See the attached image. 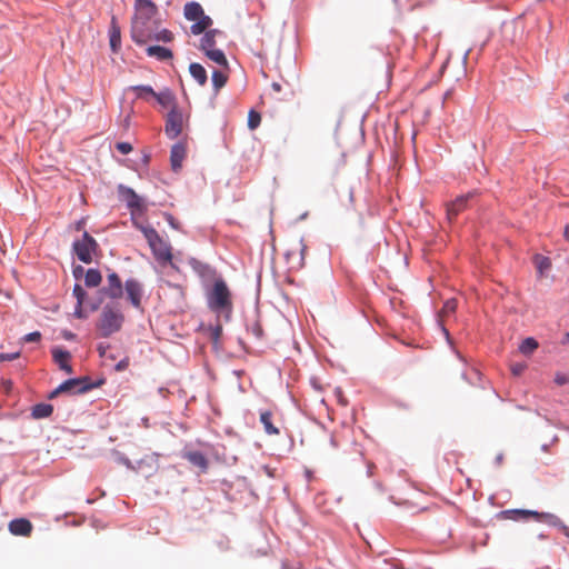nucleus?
<instances>
[{"label": "nucleus", "mask_w": 569, "mask_h": 569, "mask_svg": "<svg viewBox=\"0 0 569 569\" xmlns=\"http://www.w3.org/2000/svg\"><path fill=\"white\" fill-rule=\"evenodd\" d=\"M157 6L151 0H136L131 37L137 44L146 43L158 29Z\"/></svg>", "instance_id": "nucleus-1"}, {"label": "nucleus", "mask_w": 569, "mask_h": 569, "mask_svg": "<svg viewBox=\"0 0 569 569\" xmlns=\"http://www.w3.org/2000/svg\"><path fill=\"white\" fill-rule=\"evenodd\" d=\"M208 307L229 320L232 312L231 292L223 279H217L208 293Z\"/></svg>", "instance_id": "nucleus-2"}, {"label": "nucleus", "mask_w": 569, "mask_h": 569, "mask_svg": "<svg viewBox=\"0 0 569 569\" xmlns=\"http://www.w3.org/2000/svg\"><path fill=\"white\" fill-rule=\"evenodd\" d=\"M134 226L143 233L148 244L159 262H169L172 259L170 246L150 226H143L134 221Z\"/></svg>", "instance_id": "nucleus-3"}, {"label": "nucleus", "mask_w": 569, "mask_h": 569, "mask_svg": "<svg viewBox=\"0 0 569 569\" xmlns=\"http://www.w3.org/2000/svg\"><path fill=\"white\" fill-rule=\"evenodd\" d=\"M183 16L188 21L194 22L190 27V32L194 36L201 34L212 26V19L204 13L199 2H187L183 8Z\"/></svg>", "instance_id": "nucleus-4"}, {"label": "nucleus", "mask_w": 569, "mask_h": 569, "mask_svg": "<svg viewBox=\"0 0 569 569\" xmlns=\"http://www.w3.org/2000/svg\"><path fill=\"white\" fill-rule=\"evenodd\" d=\"M123 321L122 312L116 307L107 305L102 309L97 327L102 337H109L121 329Z\"/></svg>", "instance_id": "nucleus-5"}, {"label": "nucleus", "mask_w": 569, "mask_h": 569, "mask_svg": "<svg viewBox=\"0 0 569 569\" xmlns=\"http://www.w3.org/2000/svg\"><path fill=\"white\" fill-rule=\"evenodd\" d=\"M502 515L506 519L510 520H520V519H528V518H535L537 521L548 523L550 526H560L561 520L555 516L553 513L549 512H538L532 510H525V509H512V510H506L502 511Z\"/></svg>", "instance_id": "nucleus-6"}, {"label": "nucleus", "mask_w": 569, "mask_h": 569, "mask_svg": "<svg viewBox=\"0 0 569 569\" xmlns=\"http://www.w3.org/2000/svg\"><path fill=\"white\" fill-rule=\"evenodd\" d=\"M103 381H99L97 383H90L89 378H73L63 381L58 388H56L49 396L50 399L57 397L60 393L68 392V393H84L93 388L99 387Z\"/></svg>", "instance_id": "nucleus-7"}, {"label": "nucleus", "mask_w": 569, "mask_h": 569, "mask_svg": "<svg viewBox=\"0 0 569 569\" xmlns=\"http://www.w3.org/2000/svg\"><path fill=\"white\" fill-rule=\"evenodd\" d=\"M97 250L98 243L88 232H83L82 238L73 242L74 253L84 263L92 262V257Z\"/></svg>", "instance_id": "nucleus-8"}, {"label": "nucleus", "mask_w": 569, "mask_h": 569, "mask_svg": "<svg viewBox=\"0 0 569 569\" xmlns=\"http://www.w3.org/2000/svg\"><path fill=\"white\" fill-rule=\"evenodd\" d=\"M101 292L111 300L121 299L123 296V284L119 274L109 270L107 274V283Z\"/></svg>", "instance_id": "nucleus-9"}, {"label": "nucleus", "mask_w": 569, "mask_h": 569, "mask_svg": "<svg viewBox=\"0 0 569 569\" xmlns=\"http://www.w3.org/2000/svg\"><path fill=\"white\" fill-rule=\"evenodd\" d=\"M121 194L127 202L128 208L131 210V214L134 217L136 214H143L147 211V206L143 199L138 196L130 188H122Z\"/></svg>", "instance_id": "nucleus-10"}, {"label": "nucleus", "mask_w": 569, "mask_h": 569, "mask_svg": "<svg viewBox=\"0 0 569 569\" xmlns=\"http://www.w3.org/2000/svg\"><path fill=\"white\" fill-rule=\"evenodd\" d=\"M182 120V113L176 108L168 113L164 130L170 139H174L181 133Z\"/></svg>", "instance_id": "nucleus-11"}, {"label": "nucleus", "mask_w": 569, "mask_h": 569, "mask_svg": "<svg viewBox=\"0 0 569 569\" xmlns=\"http://www.w3.org/2000/svg\"><path fill=\"white\" fill-rule=\"evenodd\" d=\"M124 291L130 303L137 309L140 308L143 295L141 282L134 278L128 279L124 283Z\"/></svg>", "instance_id": "nucleus-12"}, {"label": "nucleus", "mask_w": 569, "mask_h": 569, "mask_svg": "<svg viewBox=\"0 0 569 569\" xmlns=\"http://www.w3.org/2000/svg\"><path fill=\"white\" fill-rule=\"evenodd\" d=\"M473 197L472 193L457 197L447 204V218L452 221L457 216L468 207V201Z\"/></svg>", "instance_id": "nucleus-13"}, {"label": "nucleus", "mask_w": 569, "mask_h": 569, "mask_svg": "<svg viewBox=\"0 0 569 569\" xmlns=\"http://www.w3.org/2000/svg\"><path fill=\"white\" fill-rule=\"evenodd\" d=\"M307 246L301 241L296 243L295 250L287 252V261L291 263L292 269H300L305 266V252Z\"/></svg>", "instance_id": "nucleus-14"}, {"label": "nucleus", "mask_w": 569, "mask_h": 569, "mask_svg": "<svg viewBox=\"0 0 569 569\" xmlns=\"http://www.w3.org/2000/svg\"><path fill=\"white\" fill-rule=\"evenodd\" d=\"M186 154L187 149L182 142H178L172 146L170 152V162L173 171H179L181 169Z\"/></svg>", "instance_id": "nucleus-15"}, {"label": "nucleus", "mask_w": 569, "mask_h": 569, "mask_svg": "<svg viewBox=\"0 0 569 569\" xmlns=\"http://www.w3.org/2000/svg\"><path fill=\"white\" fill-rule=\"evenodd\" d=\"M52 357L54 362L59 366L61 370L67 372L68 375L72 373V367L69 365V360L71 359V355L69 351L54 348L52 349Z\"/></svg>", "instance_id": "nucleus-16"}, {"label": "nucleus", "mask_w": 569, "mask_h": 569, "mask_svg": "<svg viewBox=\"0 0 569 569\" xmlns=\"http://www.w3.org/2000/svg\"><path fill=\"white\" fill-rule=\"evenodd\" d=\"M9 530L16 536H29L32 531V525L28 519H14L9 523Z\"/></svg>", "instance_id": "nucleus-17"}, {"label": "nucleus", "mask_w": 569, "mask_h": 569, "mask_svg": "<svg viewBox=\"0 0 569 569\" xmlns=\"http://www.w3.org/2000/svg\"><path fill=\"white\" fill-rule=\"evenodd\" d=\"M184 458L192 463L193 466L198 467L201 472H207L209 467V461L206 458V456L200 451H189L184 453Z\"/></svg>", "instance_id": "nucleus-18"}, {"label": "nucleus", "mask_w": 569, "mask_h": 569, "mask_svg": "<svg viewBox=\"0 0 569 569\" xmlns=\"http://www.w3.org/2000/svg\"><path fill=\"white\" fill-rule=\"evenodd\" d=\"M203 37L201 38V41H200V49L206 52L210 49H214V46H216V37L217 36H221L222 32L218 29H207L204 32H203Z\"/></svg>", "instance_id": "nucleus-19"}, {"label": "nucleus", "mask_w": 569, "mask_h": 569, "mask_svg": "<svg viewBox=\"0 0 569 569\" xmlns=\"http://www.w3.org/2000/svg\"><path fill=\"white\" fill-rule=\"evenodd\" d=\"M146 52L149 57H154L160 61L169 60L173 57L170 49L161 46H150L147 48Z\"/></svg>", "instance_id": "nucleus-20"}, {"label": "nucleus", "mask_w": 569, "mask_h": 569, "mask_svg": "<svg viewBox=\"0 0 569 569\" xmlns=\"http://www.w3.org/2000/svg\"><path fill=\"white\" fill-rule=\"evenodd\" d=\"M189 72L199 86L203 87L207 83V71L200 63L192 62L189 66Z\"/></svg>", "instance_id": "nucleus-21"}, {"label": "nucleus", "mask_w": 569, "mask_h": 569, "mask_svg": "<svg viewBox=\"0 0 569 569\" xmlns=\"http://www.w3.org/2000/svg\"><path fill=\"white\" fill-rule=\"evenodd\" d=\"M109 36H110V47L113 52H117L121 44V33H120V28L118 27L114 17L111 20Z\"/></svg>", "instance_id": "nucleus-22"}, {"label": "nucleus", "mask_w": 569, "mask_h": 569, "mask_svg": "<svg viewBox=\"0 0 569 569\" xmlns=\"http://www.w3.org/2000/svg\"><path fill=\"white\" fill-rule=\"evenodd\" d=\"M53 407L50 403H38L32 408V417L36 419H43L51 416Z\"/></svg>", "instance_id": "nucleus-23"}, {"label": "nucleus", "mask_w": 569, "mask_h": 569, "mask_svg": "<svg viewBox=\"0 0 569 569\" xmlns=\"http://www.w3.org/2000/svg\"><path fill=\"white\" fill-rule=\"evenodd\" d=\"M204 54L210 59L211 61L216 62L220 67H223L224 69H228V60L224 56V53L219 49H210L204 52Z\"/></svg>", "instance_id": "nucleus-24"}, {"label": "nucleus", "mask_w": 569, "mask_h": 569, "mask_svg": "<svg viewBox=\"0 0 569 569\" xmlns=\"http://www.w3.org/2000/svg\"><path fill=\"white\" fill-rule=\"evenodd\" d=\"M211 81L214 89V92H219L221 88H223L228 81V74L222 70H213L211 74Z\"/></svg>", "instance_id": "nucleus-25"}, {"label": "nucleus", "mask_w": 569, "mask_h": 569, "mask_svg": "<svg viewBox=\"0 0 569 569\" xmlns=\"http://www.w3.org/2000/svg\"><path fill=\"white\" fill-rule=\"evenodd\" d=\"M102 276L98 269H88L84 276V283L87 287L94 288L101 283Z\"/></svg>", "instance_id": "nucleus-26"}, {"label": "nucleus", "mask_w": 569, "mask_h": 569, "mask_svg": "<svg viewBox=\"0 0 569 569\" xmlns=\"http://www.w3.org/2000/svg\"><path fill=\"white\" fill-rule=\"evenodd\" d=\"M130 90L136 92L137 98L148 100L157 96V92L150 86H133Z\"/></svg>", "instance_id": "nucleus-27"}, {"label": "nucleus", "mask_w": 569, "mask_h": 569, "mask_svg": "<svg viewBox=\"0 0 569 569\" xmlns=\"http://www.w3.org/2000/svg\"><path fill=\"white\" fill-rule=\"evenodd\" d=\"M260 421L263 425L264 431L268 435H279V432H280L279 429L276 428L271 421V412H269V411L261 412Z\"/></svg>", "instance_id": "nucleus-28"}, {"label": "nucleus", "mask_w": 569, "mask_h": 569, "mask_svg": "<svg viewBox=\"0 0 569 569\" xmlns=\"http://www.w3.org/2000/svg\"><path fill=\"white\" fill-rule=\"evenodd\" d=\"M538 348V342L533 338H526L519 346V350L523 355H531Z\"/></svg>", "instance_id": "nucleus-29"}, {"label": "nucleus", "mask_w": 569, "mask_h": 569, "mask_svg": "<svg viewBox=\"0 0 569 569\" xmlns=\"http://www.w3.org/2000/svg\"><path fill=\"white\" fill-rule=\"evenodd\" d=\"M151 39L157 40V41H162V42H171V41H173L174 36L170 30L162 29L158 32L153 31V33L151 34V38L149 40H151Z\"/></svg>", "instance_id": "nucleus-30"}, {"label": "nucleus", "mask_w": 569, "mask_h": 569, "mask_svg": "<svg viewBox=\"0 0 569 569\" xmlns=\"http://www.w3.org/2000/svg\"><path fill=\"white\" fill-rule=\"evenodd\" d=\"M261 116L256 110H250L248 113V127L250 130H254L260 126Z\"/></svg>", "instance_id": "nucleus-31"}, {"label": "nucleus", "mask_w": 569, "mask_h": 569, "mask_svg": "<svg viewBox=\"0 0 569 569\" xmlns=\"http://www.w3.org/2000/svg\"><path fill=\"white\" fill-rule=\"evenodd\" d=\"M72 293L77 299V303L83 305L84 299L87 297V292L80 284H74Z\"/></svg>", "instance_id": "nucleus-32"}, {"label": "nucleus", "mask_w": 569, "mask_h": 569, "mask_svg": "<svg viewBox=\"0 0 569 569\" xmlns=\"http://www.w3.org/2000/svg\"><path fill=\"white\" fill-rule=\"evenodd\" d=\"M457 309V302L456 300L451 299V300H447L442 307V312L445 315H451L456 311Z\"/></svg>", "instance_id": "nucleus-33"}, {"label": "nucleus", "mask_w": 569, "mask_h": 569, "mask_svg": "<svg viewBox=\"0 0 569 569\" xmlns=\"http://www.w3.org/2000/svg\"><path fill=\"white\" fill-rule=\"evenodd\" d=\"M116 149L122 154H128L132 151V146L129 142H117Z\"/></svg>", "instance_id": "nucleus-34"}, {"label": "nucleus", "mask_w": 569, "mask_h": 569, "mask_svg": "<svg viewBox=\"0 0 569 569\" xmlns=\"http://www.w3.org/2000/svg\"><path fill=\"white\" fill-rule=\"evenodd\" d=\"M551 266L550 260L546 257L538 258V270L542 273L543 270L549 269Z\"/></svg>", "instance_id": "nucleus-35"}, {"label": "nucleus", "mask_w": 569, "mask_h": 569, "mask_svg": "<svg viewBox=\"0 0 569 569\" xmlns=\"http://www.w3.org/2000/svg\"><path fill=\"white\" fill-rule=\"evenodd\" d=\"M41 339V333L39 331H33L23 337L24 342H38Z\"/></svg>", "instance_id": "nucleus-36"}, {"label": "nucleus", "mask_w": 569, "mask_h": 569, "mask_svg": "<svg viewBox=\"0 0 569 569\" xmlns=\"http://www.w3.org/2000/svg\"><path fill=\"white\" fill-rule=\"evenodd\" d=\"M20 357L19 352L14 353H0V362L2 361H11Z\"/></svg>", "instance_id": "nucleus-37"}, {"label": "nucleus", "mask_w": 569, "mask_h": 569, "mask_svg": "<svg viewBox=\"0 0 569 569\" xmlns=\"http://www.w3.org/2000/svg\"><path fill=\"white\" fill-rule=\"evenodd\" d=\"M82 306L83 305H79L77 303L76 308H74V317H77L78 319H82V318H86V315L83 312V309H82Z\"/></svg>", "instance_id": "nucleus-38"}, {"label": "nucleus", "mask_w": 569, "mask_h": 569, "mask_svg": "<svg viewBox=\"0 0 569 569\" xmlns=\"http://www.w3.org/2000/svg\"><path fill=\"white\" fill-rule=\"evenodd\" d=\"M525 365L517 363L511 367V370L513 375L519 376L525 370Z\"/></svg>", "instance_id": "nucleus-39"}, {"label": "nucleus", "mask_w": 569, "mask_h": 569, "mask_svg": "<svg viewBox=\"0 0 569 569\" xmlns=\"http://www.w3.org/2000/svg\"><path fill=\"white\" fill-rule=\"evenodd\" d=\"M166 217H167V221L170 223V226H172L173 228H177V224L174 222V218L171 214H169V213H167Z\"/></svg>", "instance_id": "nucleus-40"}, {"label": "nucleus", "mask_w": 569, "mask_h": 569, "mask_svg": "<svg viewBox=\"0 0 569 569\" xmlns=\"http://www.w3.org/2000/svg\"><path fill=\"white\" fill-rule=\"evenodd\" d=\"M271 88L274 92L279 93L281 91V84L279 82H273Z\"/></svg>", "instance_id": "nucleus-41"}, {"label": "nucleus", "mask_w": 569, "mask_h": 569, "mask_svg": "<svg viewBox=\"0 0 569 569\" xmlns=\"http://www.w3.org/2000/svg\"><path fill=\"white\" fill-rule=\"evenodd\" d=\"M556 382L558 385H565L567 382V378L565 376H557Z\"/></svg>", "instance_id": "nucleus-42"}, {"label": "nucleus", "mask_w": 569, "mask_h": 569, "mask_svg": "<svg viewBox=\"0 0 569 569\" xmlns=\"http://www.w3.org/2000/svg\"><path fill=\"white\" fill-rule=\"evenodd\" d=\"M563 237H565V239H566V240H568V241H569V224H567V226L565 227V230H563Z\"/></svg>", "instance_id": "nucleus-43"}, {"label": "nucleus", "mask_w": 569, "mask_h": 569, "mask_svg": "<svg viewBox=\"0 0 569 569\" xmlns=\"http://www.w3.org/2000/svg\"><path fill=\"white\" fill-rule=\"evenodd\" d=\"M160 103L164 104V99H163V94L162 93H157V96L154 97Z\"/></svg>", "instance_id": "nucleus-44"}, {"label": "nucleus", "mask_w": 569, "mask_h": 569, "mask_svg": "<svg viewBox=\"0 0 569 569\" xmlns=\"http://www.w3.org/2000/svg\"><path fill=\"white\" fill-rule=\"evenodd\" d=\"M220 332H221V327L217 326L216 329H214V337L218 338Z\"/></svg>", "instance_id": "nucleus-45"}, {"label": "nucleus", "mask_w": 569, "mask_h": 569, "mask_svg": "<svg viewBox=\"0 0 569 569\" xmlns=\"http://www.w3.org/2000/svg\"><path fill=\"white\" fill-rule=\"evenodd\" d=\"M126 366H127V365H126L123 361H120V362L117 365V369H118V370H122V369H124V368H126Z\"/></svg>", "instance_id": "nucleus-46"}, {"label": "nucleus", "mask_w": 569, "mask_h": 569, "mask_svg": "<svg viewBox=\"0 0 569 569\" xmlns=\"http://www.w3.org/2000/svg\"><path fill=\"white\" fill-rule=\"evenodd\" d=\"M98 350H99L101 356L104 353V349L101 346H99Z\"/></svg>", "instance_id": "nucleus-47"}, {"label": "nucleus", "mask_w": 569, "mask_h": 569, "mask_svg": "<svg viewBox=\"0 0 569 569\" xmlns=\"http://www.w3.org/2000/svg\"><path fill=\"white\" fill-rule=\"evenodd\" d=\"M77 271H82V267H78V268L74 270V274H77Z\"/></svg>", "instance_id": "nucleus-48"}, {"label": "nucleus", "mask_w": 569, "mask_h": 569, "mask_svg": "<svg viewBox=\"0 0 569 569\" xmlns=\"http://www.w3.org/2000/svg\"><path fill=\"white\" fill-rule=\"evenodd\" d=\"M449 96H450V91H447V92L445 93V99H447Z\"/></svg>", "instance_id": "nucleus-49"}, {"label": "nucleus", "mask_w": 569, "mask_h": 569, "mask_svg": "<svg viewBox=\"0 0 569 569\" xmlns=\"http://www.w3.org/2000/svg\"><path fill=\"white\" fill-rule=\"evenodd\" d=\"M566 339L569 341V332L566 333Z\"/></svg>", "instance_id": "nucleus-50"}]
</instances>
